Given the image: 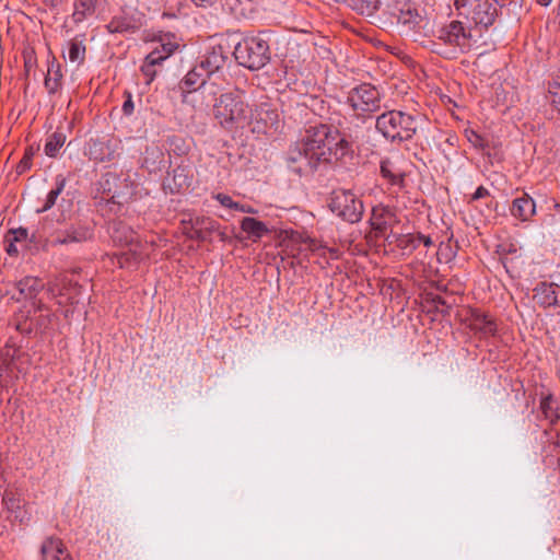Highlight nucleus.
<instances>
[{
  "instance_id": "nucleus-63",
  "label": "nucleus",
  "mask_w": 560,
  "mask_h": 560,
  "mask_svg": "<svg viewBox=\"0 0 560 560\" xmlns=\"http://www.w3.org/2000/svg\"><path fill=\"white\" fill-rule=\"evenodd\" d=\"M329 252L331 253L332 256L337 257V253H338L337 249H329Z\"/></svg>"
},
{
  "instance_id": "nucleus-46",
  "label": "nucleus",
  "mask_w": 560,
  "mask_h": 560,
  "mask_svg": "<svg viewBox=\"0 0 560 560\" xmlns=\"http://www.w3.org/2000/svg\"><path fill=\"white\" fill-rule=\"evenodd\" d=\"M488 196H490V191L486 187L479 186L468 199V203L471 205L474 201L486 198Z\"/></svg>"
},
{
  "instance_id": "nucleus-26",
  "label": "nucleus",
  "mask_w": 560,
  "mask_h": 560,
  "mask_svg": "<svg viewBox=\"0 0 560 560\" xmlns=\"http://www.w3.org/2000/svg\"><path fill=\"white\" fill-rule=\"evenodd\" d=\"M422 22V16L410 4H405L397 15V23L407 26L409 31H416V26Z\"/></svg>"
},
{
  "instance_id": "nucleus-50",
  "label": "nucleus",
  "mask_w": 560,
  "mask_h": 560,
  "mask_svg": "<svg viewBox=\"0 0 560 560\" xmlns=\"http://www.w3.org/2000/svg\"><path fill=\"white\" fill-rule=\"evenodd\" d=\"M417 42L422 47H424V48L431 50L432 52H434V47H435V44H436V37H420V40H417Z\"/></svg>"
},
{
  "instance_id": "nucleus-33",
  "label": "nucleus",
  "mask_w": 560,
  "mask_h": 560,
  "mask_svg": "<svg viewBox=\"0 0 560 560\" xmlns=\"http://www.w3.org/2000/svg\"><path fill=\"white\" fill-rule=\"evenodd\" d=\"M136 234L128 226L121 223H115L113 228L112 237L115 242L129 244L135 240Z\"/></svg>"
},
{
  "instance_id": "nucleus-49",
  "label": "nucleus",
  "mask_w": 560,
  "mask_h": 560,
  "mask_svg": "<svg viewBox=\"0 0 560 560\" xmlns=\"http://www.w3.org/2000/svg\"><path fill=\"white\" fill-rule=\"evenodd\" d=\"M91 236V231L88 228L80 230L79 232L72 231V242H81L88 240Z\"/></svg>"
},
{
  "instance_id": "nucleus-64",
  "label": "nucleus",
  "mask_w": 560,
  "mask_h": 560,
  "mask_svg": "<svg viewBox=\"0 0 560 560\" xmlns=\"http://www.w3.org/2000/svg\"><path fill=\"white\" fill-rule=\"evenodd\" d=\"M50 1H51L52 7H57L58 5V1L57 0H50Z\"/></svg>"
},
{
  "instance_id": "nucleus-5",
  "label": "nucleus",
  "mask_w": 560,
  "mask_h": 560,
  "mask_svg": "<svg viewBox=\"0 0 560 560\" xmlns=\"http://www.w3.org/2000/svg\"><path fill=\"white\" fill-rule=\"evenodd\" d=\"M329 210L347 223H358L364 213V205L361 198L351 189H335L328 199Z\"/></svg>"
},
{
  "instance_id": "nucleus-23",
  "label": "nucleus",
  "mask_w": 560,
  "mask_h": 560,
  "mask_svg": "<svg viewBox=\"0 0 560 560\" xmlns=\"http://www.w3.org/2000/svg\"><path fill=\"white\" fill-rule=\"evenodd\" d=\"M140 26V19L136 20L131 16L124 15L113 20L107 27L110 33H137Z\"/></svg>"
},
{
  "instance_id": "nucleus-11",
  "label": "nucleus",
  "mask_w": 560,
  "mask_h": 560,
  "mask_svg": "<svg viewBox=\"0 0 560 560\" xmlns=\"http://www.w3.org/2000/svg\"><path fill=\"white\" fill-rule=\"evenodd\" d=\"M228 60V51L221 46H213L211 50H208L198 62L202 68L201 70L208 74V79L217 81L220 71L224 68Z\"/></svg>"
},
{
  "instance_id": "nucleus-8",
  "label": "nucleus",
  "mask_w": 560,
  "mask_h": 560,
  "mask_svg": "<svg viewBox=\"0 0 560 560\" xmlns=\"http://www.w3.org/2000/svg\"><path fill=\"white\" fill-rule=\"evenodd\" d=\"M347 104L355 116L372 118V114L381 108V94L370 83H362L348 92Z\"/></svg>"
},
{
  "instance_id": "nucleus-62",
  "label": "nucleus",
  "mask_w": 560,
  "mask_h": 560,
  "mask_svg": "<svg viewBox=\"0 0 560 560\" xmlns=\"http://www.w3.org/2000/svg\"><path fill=\"white\" fill-rule=\"evenodd\" d=\"M436 303L440 305H445V301L440 296L436 299Z\"/></svg>"
},
{
  "instance_id": "nucleus-2",
  "label": "nucleus",
  "mask_w": 560,
  "mask_h": 560,
  "mask_svg": "<svg viewBox=\"0 0 560 560\" xmlns=\"http://www.w3.org/2000/svg\"><path fill=\"white\" fill-rule=\"evenodd\" d=\"M133 194V182L128 174L106 173L97 183L94 199L96 205L104 210L108 208L109 213L117 214L121 207L127 203Z\"/></svg>"
},
{
  "instance_id": "nucleus-48",
  "label": "nucleus",
  "mask_w": 560,
  "mask_h": 560,
  "mask_svg": "<svg viewBox=\"0 0 560 560\" xmlns=\"http://www.w3.org/2000/svg\"><path fill=\"white\" fill-rule=\"evenodd\" d=\"M446 35H466L464 32V27L460 22L453 21L450 24V30L446 32Z\"/></svg>"
},
{
  "instance_id": "nucleus-53",
  "label": "nucleus",
  "mask_w": 560,
  "mask_h": 560,
  "mask_svg": "<svg viewBox=\"0 0 560 560\" xmlns=\"http://www.w3.org/2000/svg\"><path fill=\"white\" fill-rule=\"evenodd\" d=\"M84 48L81 50L77 44L72 43V62L79 60L81 58V55L84 54Z\"/></svg>"
},
{
  "instance_id": "nucleus-28",
  "label": "nucleus",
  "mask_w": 560,
  "mask_h": 560,
  "mask_svg": "<svg viewBox=\"0 0 560 560\" xmlns=\"http://www.w3.org/2000/svg\"><path fill=\"white\" fill-rule=\"evenodd\" d=\"M51 293L58 296V304L65 307V315L68 314V303L70 302V289L66 281V278L58 279L51 287Z\"/></svg>"
},
{
  "instance_id": "nucleus-15",
  "label": "nucleus",
  "mask_w": 560,
  "mask_h": 560,
  "mask_svg": "<svg viewBox=\"0 0 560 560\" xmlns=\"http://www.w3.org/2000/svg\"><path fill=\"white\" fill-rule=\"evenodd\" d=\"M368 119L366 117L357 116V124L343 127L342 131H339V139H345L350 147V156L353 154V145L366 138L369 127L365 124Z\"/></svg>"
},
{
  "instance_id": "nucleus-29",
  "label": "nucleus",
  "mask_w": 560,
  "mask_h": 560,
  "mask_svg": "<svg viewBox=\"0 0 560 560\" xmlns=\"http://www.w3.org/2000/svg\"><path fill=\"white\" fill-rule=\"evenodd\" d=\"M95 0H75L74 2V11L72 12V19L75 23L83 21L86 16H91L94 14Z\"/></svg>"
},
{
  "instance_id": "nucleus-45",
  "label": "nucleus",
  "mask_w": 560,
  "mask_h": 560,
  "mask_svg": "<svg viewBox=\"0 0 560 560\" xmlns=\"http://www.w3.org/2000/svg\"><path fill=\"white\" fill-rule=\"evenodd\" d=\"M35 51L31 46H26L23 50L24 63L26 68H31L35 63Z\"/></svg>"
},
{
  "instance_id": "nucleus-18",
  "label": "nucleus",
  "mask_w": 560,
  "mask_h": 560,
  "mask_svg": "<svg viewBox=\"0 0 560 560\" xmlns=\"http://www.w3.org/2000/svg\"><path fill=\"white\" fill-rule=\"evenodd\" d=\"M395 221L394 212L390 208L376 206L372 209L370 223L376 234L383 235Z\"/></svg>"
},
{
  "instance_id": "nucleus-58",
  "label": "nucleus",
  "mask_w": 560,
  "mask_h": 560,
  "mask_svg": "<svg viewBox=\"0 0 560 560\" xmlns=\"http://www.w3.org/2000/svg\"><path fill=\"white\" fill-rule=\"evenodd\" d=\"M552 0H536V2L542 7H547L551 3Z\"/></svg>"
},
{
  "instance_id": "nucleus-51",
  "label": "nucleus",
  "mask_w": 560,
  "mask_h": 560,
  "mask_svg": "<svg viewBox=\"0 0 560 560\" xmlns=\"http://www.w3.org/2000/svg\"><path fill=\"white\" fill-rule=\"evenodd\" d=\"M135 104L132 101V96L130 93H127V98L122 104V113L127 116H130L133 113Z\"/></svg>"
},
{
  "instance_id": "nucleus-10",
  "label": "nucleus",
  "mask_w": 560,
  "mask_h": 560,
  "mask_svg": "<svg viewBox=\"0 0 560 560\" xmlns=\"http://www.w3.org/2000/svg\"><path fill=\"white\" fill-rule=\"evenodd\" d=\"M284 161L287 167L300 176L313 173L318 166L317 161L314 160L311 152L306 150V145L302 140L290 147Z\"/></svg>"
},
{
  "instance_id": "nucleus-4",
  "label": "nucleus",
  "mask_w": 560,
  "mask_h": 560,
  "mask_svg": "<svg viewBox=\"0 0 560 560\" xmlns=\"http://www.w3.org/2000/svg\"><path fill=\"white\" fill-rule=\"evenodd\" d=\"M376 130L392 142L410 140L417 129V118L401 110H388L380 115L375 120Z\"/></svg>"
},
{
  "instance_id": "nucleus-32",
  "label": "nucleus",
  "mask_w": 560,
  "mask_h": 560,
  "mask_svg": "<svg viewBox=\"0 0 560 560\" xmlns=\"http://www.w3.org/2000/svg\"><path fill=\"white\" fill-rule=\"evenodd\" d=\"M539 407L545 419L549 420L551 424H555L558 421L559 415L551 396L542 397Z\"/></svg>"
},
{
  "instance_id": "nucleus-31",
  "label": "nucleus",
  "mask_w": 560,
  "mask_h": 560,
  "mask_svg": "<svg viewBox=\"0 0 560 560\" xmlns=\"http://www.w3.org/2000/svg\"><path fill=\"white\" fill-rule=\"evenodd\" d=\"M66 184H67L66 177H63L61 175H58L56 177V187L52 188L48 192L46 202H45L44 207L40 210H38V212H45V211L49 210L56 203V200L59 197V195L63 191Z\"/></svg>"
},
{
  "instance_id": "nucleus-59",
  "label": "nucleus",
  "mask_w": 560,
  "mask_h": 560,
  "mask_svg": "<svg viewBox=\"0 0 560 560\" xmlns=\"http://www.w3.org/2000/svg\"><path fill=\"white\" fill-rule=\"evenodd\" d=\"M310 243H311L310 247H311L312 250H316L318 248L317 244H316V242L314 240H311Z\"/></svg>"
},
{
  "instance_id": "nucleus-54",
  "label": "nucleus",
  "mask_w": 560,
  "mask_h": 560,
  "mask_svg": "<svg viewBox=\"0 0 560 560\" xmlns=\"http://www.w3.org/2000/svg\"><path fill=\"white\" fill-rule=\"evenodd\" d=\"M418 240H419V245L421 243H423V245L425 247H431L433 245L432 238L430 236H428V235H423L421 233H418Z\"/></svg>"
},
{
  "instance_id": "nucleus-30",
  "label": "nucleus",
  "mask_w": 560,
  "mask_h": 560,
  "mask_svg": "<svg viewBox=\"0 0 560 560\" xmlns=\"http://www.w3.org/2000/svg\"><path fill=\"white\" fill-rule=\"evenodd\" d=\"M65 203L70 206V203L67 202L65 200V198H62L61 206L65 207ZM68 219H70V214H68L67 209L63 208L60 217L56 221L58 225H61L60 228H57V231L60 232V235L56 236V238L52 241L54 243L66 244L68 242V237H69V232H68V226H67Z\"/></svg>"
},
{
  "instance_id": "nucleus-41",
  "label": "nucleus",
  "mask_w": 560,
  "mask_h": 560,
  "mask_svg": "<svg viewBox=\"0 0 560 560\" xmlns=\"http://www.w3.org/2000/svg\"><path fill=\"white\" fill-rule=\"evenodd\" d=\"M213 198L223 207L235 210L237 202L234 201L229 195L219 192L213 195Z\"/></svg>"
},
{
  "instance_id": "nucleus-55",
  "label": "nucleus",
  "mask_w": 560,
  "mask_h": 560,
  "mask_svg": "<svg viewBox=\"0 0 560 560\" xmlns=\"http://www.w3.org/2000/svg\"><path fill=\"white\" fill-rule=\"evenodd\" d=\"M196 5L208 8L213 5L218 0H191Z\"/></svg>"
},
{
  "instance_id": "nucleus-37",
  "label": "nucleus",
  "mask_w": 560,
  "mask_h": 560,
  "mask_svg": "<svg viewBox=\"0 0 560 560\" xmlns=\"http://www.w3.org/2000/svg\"><path fill=\"white\" fill-rule=\"evenodd\" d=\"M489 9V4L488 3H478L476 5V12L475 14H479V13H485V16L478 19L477 16H474V20L476 22V24H482L483 26H488V25H491L493 23V15L492 14H489L487 12V10Z\"/></svg>"
},
{
  "instance_id": "nucleus-13",
  "label": "nucleus",
  "mask_w": 560,
  "mask_h": 560,
  "mask_svg": "<svg viewBox=\"0 0 560 560\" xmlns=\"http://www.w3.org/2000/svg\"><path fill=\"white\" fill-rule=\"evenodd\" d=\"M472 37H436L434 54L453 59L458 54L469 51Z\"/></svg>"
},
{
  "instance_id": "nucleus-6",
  "label": "nucleus",
  "mask_w": 560,
  "mask_h": 560,
  "mask_svg": "<svg viewBox=\"0 0 560 560\" xmlns=\"http://www.w3.org/2000/svg\"><path fill=\"white\" fill-rule=\"evenodd\" d=\"M233 55L241 66L250 70L261 69L270 59L269 45L260 37H243Z\"/></svg>"
},
{
  "instance_id": "nucleus-7",
  "label": "nucleus",
  "mask_w": 560,
  "mask_h": 560,
  "mask_svg": "<svg viewBox=\"0 0 560 560\" xmlns=\"http://www.w3.org/2000/svg\"><path fill=\"white\" fill-rule=\"evenodd\" d=\"M202 68L196 63L178 82L177 89L182 96L183 103H188L190 94L198 91L205 97H215L221 92L220 84L213 80L208 79V74L201 70Z\"/></svg>"
},
{
  "instance_id": "nucleus-20",
  "label": "nucleus",
  "mask_w": 560,
  "mask_h": 560,
  "mask_svg": "<svg viewBox=\"0 0 560 560\" xmlns=\"http://www.w3.org/2000/svg\"><path fill=\"white\" fill-rule=\"evenodd\" d=\"M43 560H70V552L58 538H48L42 546Z\"/></svg>"
},
{
  "instance_id": "nucleus-14",
  "label": "nucleus",
  "mask_w": 560,
  "mask_h": 560,
  "mask_svg": "<svg viewBox=\"0 0 560 560\" xmlns=\"http://www.w3.org/2000/svg\"><path fill=\"white\" fill-rule=\"evenodd\" d=\"M192 180V172L189 165L179 164L164 179L163 186L172 194L189 188Z\"/></svg>"
},
{
  "instance_id": "nucleus-16",
  "label": "nucleus",
  "mask_w": 560,
  "mask_h": 560,
  "mask_svg": "<svg viewBox=\"0 0 560 560\" xmlns=\"http://www.w3.org/2000/svg\"><path fill=\"white\" fill-rule=\"evenodd\" d=\"M560 287L553 282H539L534 289V300L542 307L556 306L559 302Z\"/></svg>"
},
{
  "instance_id": "nucleus-35",
  "label": "nucleus",
  "mask_w": 560,
  "mask_h": 560,
  "mask_svg": "<svg viewBox=\"0 0 560 560\" xmlns=\"http://www.w3.org/2000/svg\"><path fill=\"white\" fill-rule=\"evenodd\" d=\"M397 246L404 250L412 252L419 246L418 234L399 235L396 240Z\"/></svg>"
},
{
  "instance_id": "nucleus-9",
  "label": "nucleus",
  "mask_w": 560,
  "mask_h": 560,
  "mask_svg": "<svg viewBox=\"0 0 560 560\" xmlns=\"http://www.w3.org/2000/svg\"><path fill=\"white\" fill-rule=\"evenodd\" d=\"M155 38L159 39L155 42L156 46L147 55L140 68L147 79L145 83L148 85H150L156 77L155 66L161 65L180 48V45L177 42L171 40L170 37H165L167 40H164V37H153V39Z\"/></svg>"
},
{
  "instance_id": "nucleus-60",
  "label": "nucleus",
  "mask_w": 560,
  "mask_h": 560,
  "mask_svg": "<svg viewBox=\"0 0 560 560\" xmlns=\"http://www.w3.org/2000/svg\"><path fill=\"white\" fill-rule=\"evenodd\" d=\"M131 257H132L133 264H137L140 260V256L138 254H136V253H133L131 255Z\"/></svg>"
},
{
  "instance_id": "nucleus-47",
  "label": "nucleus",
  "mask_w": 560,
  "mask_h": 560,
  "mask_svg": "<svg viewBox=\"0 0 560 560\" xmlns=\"http://www.w3.org/2000/svg\"><path fill=\"white\" fill-rule=\"evenodd\" d=\"M16 243L18 242L13 241L8 235L5 236V238H4V249H5V252L10 256L18 254L19 249H18V246H16Z\"/></svg>"
},
{
  "instance_id": "nucleus-36",
  "label": "nucleus",
  "mask_w": 560,
  "mask_h": 560,
  "mask_svg": "<svg viewBox=\"0 0 560 560\" xmlns=\"http://www.w3.org/2000/svg\"><path fill=\"white\" fill-rule=\"evenodd\" d=\"M464 135L474 148L485 150L488 147V141L474 129H465Z\"/></svg>"
},
{
  "instance_id": "nucleus-3",
  "label": "nucleus",
  "mask_w": 560,
  "mask_h": 560,
  "mask_svg": "<svg viewBox=\"0 0 560 560\" xmlns=\"http://www.w3.org/2000/svg\"><path fill=\"white\" fill-rule=\"evenodd\" d=\"M214 101L213 116L225 129L244 126L248 120V105L244 102L242 93L236 91L220 93Z\"/></svg>"
},
{
  "instance_id": "nucleus-38",
  "label": "nucleus",
  "mask_w": 560,
  "mask_h": 560,
  "mask_svg": "<svg viewBox=\"0 0 560 560\" xmlns=\"http://www.w3.org/2000/svg\"><path fill=\"white\" fill-rule=\"evenodd\" d=\"M212 231L206 230L205 228H198L197 225H190L189 229H186L185 234L190 240L203 242L208 238V234Z\"/></svg>"
},
{
  "instance_id": "nucleus-39",
  "label": "nucleus",
  "mask_w": 560,
  "mask_h": 560,
  "mask_svg": "<svg viewBox=\"0 0 560 560\" xmlns=\"http://www.w3.org/2000/svg\"><path fill=\"white\" fill-rule=\"evenodd\" d=\"M35 151H36V149H34L33 147H28L25 150L23 159L20 161V163L16 166V171L19 174H22V173L26 172L27 170H30L31 164H32V159L35 154Z\"/></svg>"
},
{
  "instance_id": "nucleus-57",
  "label": "nucleus",
  "mask_w": 560,
  "mask_h": 560,
  "mask_svg": "<svg viewBox=\"0 0 560 560\" xmlns=\"http://www.w3.org/2000/svg\"><path fill=\"white\" fill-rule=\"evenodd\" d=\"M266 115L268 116V118L271 120V125L273 124V121H276L277 119V113L273 112V110H267L266 112Z\"/></svg>"
},
{
  "instance_id": "nucleus-22",
  "label": "nucleus",
  "mask_w": 560,
  "mask_h": 560,
  "mask_svg": "<svg viewBox=\"0 0 560 560\" xmlns=\"http://www.w3.org/2000/svg\"><path fill=\"white\" fill-rule=\"evenodd\" d=\"M381 175L393 186L404 187L405 173L389 159H383L380 163Z\"/></svg>"
},
{
  "instance_id": "nucleus-12",
  "label": "nucleus",
  "mask_w": 560,
  "mask_h": 560,
  "mask_svg": "<svg viewBox=\"0 0 560 560\" xmlns=\"http://www.w3.org/2000/svg\"><path fill=\"white\" fill-rule=\"evenodd\" d=\"M466 320L470 330L480 338L494 337L498 332L494 318L479 310H471Z\"/></svg>"
},
{
  "instance_id": "nucleus-40",
  "label": "nucleus",
  "mask_w": 560,
  "mask_h": 560,
  "mask_svg": "<svg viewBox=\"0 0 560 560\" xmlns=\"http://www.w3.org/2000/svg\"><path fill=\"white\" fill-rule=\"evenodd\" d=\"M190 225H197L198 228H205L209 231H214L217 229V222L212 221L208 218H196L190 221Z\"/></svg>"
},
{
  "instance_id": "nucleus-25",
  "label": "nucleus",
  "mask_w": 560,
  "mask_h": 560,
  "mask_svg": "<svg viewBox=\"0 0 560 560\" xmlns=\"http://www.w3.org/2000/svg\"><path fill=\"white\" fill-rule=\"evenodd\" d=\"M85 153L90 159L98 162L110 160L113 155V152L105 142L93 139L89 141Z\"/></svg>"
},
{
  "instance_id": "nucleus-61",
  "label": "nucleus",
  "mask_w": 560,
  "mask_h": 560,
  "mask_svg": "<svg viewBox=\"0 0 560 560\" xmlns=\"http://www.w3.org/2000/svg\"><path fill=\"white\" fill-rule=\"evenodd\" d=\"M371 42L374 44V45H377L380 44L381 42L378 40L377 37H370Z\"/></svg>"
},
{
  "instance_id": "nucleus-21",
  "label": "nucleus",
  "mask_w": 560,
  "mask_h": 560,
  "mask_svg": "<svg viewBox=\"0 0 560 560\" xmlns=\"http://www.w3.org/2000/svg\"><path fill=\"white\" fill-rule=\"evenodd\" d=\"M241 229L253 242H258L264 235L271 232L266 223L252 217H245L242 219Z\"/></svg>"
},
{
  "instance_id": "nucleus-52",
  "label": "nucleus",
  "mask_w": 560,
  "mask_h": 560,
  "mask_svg": "<svg viewBox=\"0 0 560 560\" xmlns=\"http://www.w3.org/2000/svg\"><path fill=\"white\" fill-rule=\"evenodd\" d=\"M235 211L243 212V213H252V214L257 212V210L254 209L253 207L243 205L240 202L236 203Z\"/></svg>"
},
{
  "instance_id": "nucleus-56",
  "label": "nucleus",
  "mask_w": 560,
  "mask_h": 560,
  "mask_svg": "<svg viewBox=\"0 0 560 560\" xmlns=\"http://www.w3.org/2000/svg\"><path fill=\"white\" fill-rule=\"evenodd\" d=\"M130 257L127 253H124L120 257H118V264L120 267H129L130 266Z\"/></svg>"
},
{
  "instance_id": "nucleus-17",
  "label": "nucleus",
  "mask_w": 560,
  "mask_h": 560,
  "mask_svg": "<svg viewBox=\"0 0 560 560\" xmlns=\"http://www.w3.org/2000/svg\"><path fill=\"white\" fill-rule=\"evenodd\" d=\"M224 8L237 20H249L257 13L258 0H224Z\"/></svg>"
},
{
  "instance_id": "nucleus-27",
  "label": "nucleus",
  "mask_w": 560,
  "mask_h": 560,
  "mask_svg": "<svg viewBox=\"0 0 560 560\" xmlns=\"http://www.w3.org/2000/svg\"><path fill=\"white\" fill-rule=\"evenodd\" d=\"M67 139V135L62 131H55L48 136L45 143V153L50 158H56L59 154L60 149L63 147Z\"/></svg>"
},
{
  "instance_id": "nucleus-1",
  "label": "nucleus",
  "mask_w": 560,
  "mask_h": 560,
  "mask_svg": "<svg viewBox=\"0 0 560 560\" xmlns=\"http://www.w3.org/2000/svg\"><path fill=\"white\" fill-rule=\"evenodd\" d=\"M301 140L318 164L350 158L348 142L345 139H339V130L331 125L310 126Z\"/></svg>"
},
{
  "instance_id": "nucleus-43",
  "label": "nucleus",
  "mask_w": 560,
  "mask_h": 560,
  "mask_svg": "<svg viewBox=\"0 0 560 560\" xmlns=\"http://www.w3.org/2000/svg\"><path fill=\"white\" fill-rule=\"evenodd\" d=\"M27 235H28L27 230L23 229V228L13 230L8 234L9 237H11L13 241H15L18 243L25 242L27 238Z\"/></svg>"
},
{
  "instance_id": "nucleus-34",
  "label": "nucleus",
  "mask_w": 560,
  "mask_h": 560,
  "mask_svg": "<svg viewBox=\"0 0 560 560\" xmlns=\"http://www.w3.org/2000/svg\"><path fill=\"white\" fill-rule=\"evenodd\" d=\"M548 98L551 105L560 113V74H557L548 84Z\"/></svg>"
},
{
  "instance_id": "nucleus-44",
  "label": "nucleus",
  "mask_w": 560,
  "mask_h": 560,
  "mask_svg": "<svg viewBox=\"0 0 560 560\" xmlns=\"http://www.w3.org/2000/svg\"><path fill=\"white\" fill-rule=\"evenodd\" d=\"M3 503H4V505L7 506L8 510L13 512V511L20 509L21 501H20V499H16L13 495L7 493L3 497Z\"/></svg>"
},
{
  "instance_id": "nucleus-24",
  "label": "nucleus",
  "mask_w": 560,
  "mask_h": 560,
  "mask_svg": "<svg viewBox=\"0 0 560 560\" xmlns=\"http://www.w3.org/2000/svg\"><path fill=\"white\" fill-rule=\"evenodd\" d=\"M19 292L25 299H35L44 287V283L35 277H25L16 284Z\"/></svg>"
},
{
  "instance_id": "nucleus-42",
  "label": "nucleus",
  "mask_w": 560,
  "mask_h": 560,
  "mask_svg": "<svg viewBox=\"0 0 560 560\" xmlns=\"http://www.w3.org/2000/svg\"><path fill=\"white\" fill-rule=\"evenodd\" d=\"M439 260L442 259V257L445 259V261H450L455 257V253L452 249V247L448 244L441 243L439 247Z\"/></svg>"
},
{
  "instance_id": "nucleus-19",
  "label": "nucleus",
  "mask_w": 560,
  "mask_h": 560,
  "mask_svg": "<svg viewBox=\"0 0 560 560\" xmlns=\"http://www.w3.org/2000/svg\"><path fill=\"white\" fill-rule=\"evenodd\" d=\"M510 211L514 218L525 222L536 213V203L528 194L524 192L513 200Z\"/></svg>"
}]
</instances>
